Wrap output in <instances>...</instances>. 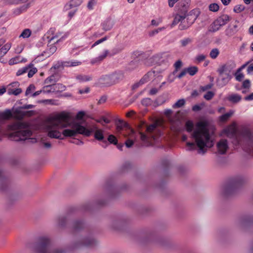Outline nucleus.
I'll list each match as a JSON object with an SVG mask.
<instances>
[{
    "instance_id": "nucleus-1",
    "label": "nucleus",
    "mask_w": 253,
    "mask_h": 253,
    "mask_svg": "<svg viewBox=\"0 0 253 253\" xmlns=\"http://www.w3.org/2000/svg\"><path fill=\"white\" fill-rule=\"evenodd\" d=\"M70 116L69 114L65 112L55 116L52 119V126L48 132V136L52 138L63 139L62 133L57 130L59 127L64 128L70 125ZM94 132V138L99 141L106 143L104 139V130L98 128L96 125H93L92 128H88L82 126L79 123H75L73 124L71 129L63 130L62 134L65 137H74L77 134H82L85 137H89Z\"/></svg>"
},
{
    "instance_id": "nucleus-2",
    "label": "nucleus",
    "mask_w": 253,
    "mask_h": 253,
    "mask_svg": "<svg viewBox=\"0 0 253 253\" xmlns=\"http://www.w3.org/2000/svg\"><path fill=\"white\" fill-rule=\"evenodd\" d=\"M196 128L192 134V138L195 142H187V150H195L198 148V153L204 154L208 148L212 147L213 145V139L210 134L206 122H199L196 124Z\"/></svg>"
},
{
    "instance_id": "nucleus-3",
    "label": "nucleus",
    "mask_w": 253,
    "mask_h": 253,
    "mask_svg": "<svg viewBox=\"0 0 253 253\" xmlns=\"http://www.w3.org/2000/svg\"><path fill=\"white\" fill-rule=\"evenodd\" d=\"M7 130L13 131L10 134L15 141L25 140L32 135L29 125L25 122L17 121L7 126Z\"/></svg>"
},
{
    "instance_id": "nucleus-4",
    "label": "nucleus",
    "mask_w": 253,
    "mask_h": 253,
    "mask_svg": "<svg viewBox=\"0 0 253 253\" xmlns=\"http://www.w3.org/2000/svg\"><path fill=\"white\" fill-rule=\"evenodd\" d=\"M124 73L122 71H116L112 74L102 76L99 80L103 86H110L119 83L124 78Z\"/></svg>"
},
{
    "instance_id": "nucleus-5",
    "label": "nucleus",
    "mask_w": 253,
    "mask_h": 253,
    "mask_svg": "<svg viewBox=\"0 0 253 253\" xmlns=\"http://www.w3.org/2000/svg\"><path fill=\"white\" fill-rule=\"evenodd\" d=\"M35 249L38 253H65L62 250H52L50 247V240L46 236L39 238Z\"/></svg>"
},
{
    "instance_id": "nucleus-6",
    "label": "nucleus",
    "mask_w": 253,
    "mask_h": 253,
    "mask_svg": "<svg viewBox=\"0 0 253 253\" xmlns=\"http://www.w3.org/2000/svg\"><path fill=\"white\" fill-rule=\"evenodd\" d=\"M142 141L147 143H150L152 140H156L161 135V132L155 124H152L147 126L146 133L140 132L139 133Z\"/></svg>"
},
{
    "instance_id": "nucleus-7",
    "label": "nucleus",
    "mask_w": 253,
    "mask_h": 253,
    "mask_svg": "<svg viewBox=\"0 0 253 253\" xmlns=\"http://www.w3.org/2000/svg\"><path fill=\"white\" fill-rule=\"evenodd\" d=\"M237 129L236 124L233 122L231 125L227 126L222 130V133L227 137L234 138L233 143L235 145H242V142L237 135Z\"/></svg>"
},
{
    "instance_id": "nucleus-8",
    "label": "nucleus",
    "mask_w": 253,
    "mask_h": 253,
    "mask_svg": "<svg viewBox=\"0 0 253 253\" xmlns=\"http://www.w3.org/2000/svg\"><path fill=\"white\" fill-rule=\"evenodd\" d=\"M243 182L244 179L241 176H237L230 179L228 183L224 187V194L229 195L232 194Z\"/></svg>"
},
{
    "instance_id": "nucleus-9",
    "label": "nucleus",
    "mask_w": 253,
    "mask_h": 253,
    "mask_svg": "<svg viewBox=\"0 0 253 253\" xmlns=\"http://www.w3.org/2000/svg\"><path fill=\"white\" fill-rule=\"evenodd\" d=\"M230 20V17L227 14H223L218 17L210 25L209 31L211 32H215L219 30L221 27L226 24Z\"/></svg>"
},
{
    "instance_id": "nucleus-10",
    "label": "nucleus",
    "mask_w": 253,
    "mask_h": 253,
    "mask_svg": "<svg viewBox=\"0 0 253 253\" xmlns=\"http://www.w3.org/2000/svg\"><path fill=\"white\" fill-rule=\"evenodd\" d=\"M12 116V112L9 109H7L3 112H0V140L3 134L2 126L4 125L5 121L9 119Z\"/></svg>"
},
{
    "instance_id": "nucleus-11",
    "label": "nucleus",
    "mask_w": 253,
    "mask_h": 253,
    "mask_svg": "<svg viewBox=\"0 0 253 253\" xmlns=\"http://www.w3.org/2000/svg\"><path fill=\"white\" fill-rule=\"evenodd\" d=\"M124 130L128 132L129 135H133L134 133V130L130 127L128 124L125 122L120 121L117 125V131L126 136V134L122 132Z\"/></svg>"
},
{
    "instance_id": "nucleus-12",
    "label": "nucleus",
    "mask_w": 253,
    "mask_h": 253,
    "mask_svg": "<svg viewBox=\"0 0 253 253\" xmlns=\"http://www.w3.org/2000/svg\"><path fill=\"white\" fill-rule=\"evenodd\" d=\"M218 153L220 154H224L228 148L227 141L226 139L220 140L216 145Z\"/></svg>"
},
{
    "instance_id": "nucleus-13",
    "label": "nucleus",
    "mask_w": 253,
    "mask_h": 253,
    "mask_svg": "<svg viewBox=\"0 0 253 253\" xmlns=\"http://www.w3.org/2000/svg\"><path fill=\"white\" fill-rule=\"evenodd\" d=\"M170 57V54L167 52L161 53L153 56L154 59L158 63L168 61Z\"/></svg>"
},
{
    "instance_id": "nucleus-14",
    "label": "nucleus",
    "mask_w": 253,
    "mask_h": 253,
    "mask_svg": "<svg viewBox=\"0 0 253 253\" xmlns=\"http://www.w3.org/2000/svg\"><path fill=\"white\" fill-rule=\"evenodd\" d=\"M34 114L33 111H21L16 110L14 112V117L19 120H22L26 116H31Z\"/></svg>"
},
{
    "instance_id": "nucleus-15",
    "label": "nucleus",
    "mask_w": 253,
    "mask_h": 253,
    "mask_svg": "<svg viewBox=\"0 0 253 253\" xmlns=\"http://www.w3.org/2000/svg\"><path fill=\"white\" fill-rule=\"evenodd\" d=\"M62 33L58 32L57 33H55L54 36H51V37H48V42H51V41H53L54 40H56V42H54V43H58L60 42L63 41L66 38L67 36L63 35L62 36Z\"/></svg>"
},
{
    "instance_id": "nucleus-16",
    "label": "nucleus",
    "mask_w": 253,
    "mask_h": 253,
    "mask_svg": "<svg viewBox=\"0 0 253 253\" xmlns=\"http://www.w3.org/2000/svg\"><path fill=\"white\" fill-rule=\"evenodd\" d=\"M114 25V21L111 18H107L101 24V26L104 31H107L110 30Z\"/></svg>"
},
{
    "instance_id": "nucleus-17",
    "label": "nucleus",
    "mask_w": 253,
    "mask_h": 253,
    "mask_svg": "<svg viewBox=\"0 0 253 253\" xmlns=\"http://www.w3.org/2000/svg\"><path fill=\"white\" fill-rule=\"evenodd\" d=\"M154 74V72H148L142 78L138 83L135 84V86L137 87L139 84H142L147 83L150 80V78L153 76Z\"/></svg>"
},
{
    "instance_id": "nucleus-18",
    "label": "nucleus",
    "mask_w": 253,
    "mask_h": 253,
    "mask_svg": "<svg viewBox=\"0 0 253 253\" xmlns=\"http://www.w3.org/2000/svg\"><path fill=\"white\" fill-rule=\"evenodd\" d=\"M241 134L244 138H245L249 141V142L252 143L253 135L251 131L249 129H243L242 131Z\"/></svg>"
},
{
    "instance_id": "nucleus-19",
    "label": "nucleus",
    "mask_w": 253,
    "mask_h": 253,
    "mask_svg": "<svg viewBox=\"0 0 253 253\" xmlns=\"http://www.w3.org/2000/svg\"><path fill=\"white\" fill-rule=\"evenodd\" d=\"M109 51L108 50H105L102 54L99 55L98 57L93 59L91 61V63L92 64H95L97 62H100L103 60L108 55Z\"/></svg>"
},
{
    "instance_id": "nucleus-20",
    "label": "nucleus",
    "mask_w": 253,
    "mask_h": 253,
    "mask_svg": "<svg viewBox=\"0 0 253 253\" xmlns=\"http://www.w3.org/2000/svg\"><path fill=\"white\" fill-rule=\"evenodd\" d=\"M241 99L242 97L240 95L235 93L232 94L227 97V100L233 103L239 102Z\"/></svg>"
},
{
    "instance_id": "nucleus-21",
    "label": "nucleus",
    "mask_w": 253,
    "mask_h": 253,
    "mask_svg": "<svg viewBox=\"0 0 253 253\" xmlns=\"http://www.w3.org/2000/svg\"><path fill=\"white\" fill-rule=\"evenodd\" d=\"M234 113V111L233 110H231L228 113H226L220 116L219 118V122L221 123H225L233 115Z\"/></svg>"
},
{
    "instance_id": "nucleus-22",
    "label": "nucleus",
    "mask_w": 253,
    "mask_h": 253,
    "mask_svg": "<svg viewBox=\"0 0 253 253\" xmlns=\"http://www.w3.org/2000/svg\"><path fill=\"white\" fill-rule=\"evenodd\" d=\"M96 245V241L92 238H86L84 239L82 243V245L87 247H91Z\"/></svg>"
},
{
    "instance_id": "nucleus-23",
    "label": "nucleus",
    "mask_w": 253,
    "mask_h": 253,
    "mask_svg": "<svg viewBox=\"0 0 253 253\" xmlns=\"http://www.w3.org/2000/svg\"><path fill=\"white\" fill-rule=\"evenodd\" d=\"M187 20L188 18L186 19V17L184 16L179 25V30H183L186 29L191 25L193 22H189L187 21Z\"/></svg>"
},
{
    "instance_id": "nucleus-24",
    "label": "nucleus",
    "mask_w": 253,
    "mask_h": 253,
    "mask_svg": "<svg viewBox=\"0 0 253 253\" xmlns=\"http://www.w3.org/2000/svg\"><path fill=\"white\" fill-rule=\"evenodd\" d=\"M57 47L54 45V43L48 46V48H47L45 51H44V53L45 56L49 57L55 53Z\"/></svg>"
},
{
    "instance_id": "nucleus-25",
    "label": "nucleus",
    "mask_w": 253,
    "mask_h": 253,
    "mask_svg": "<svg viewBox=\"0 0 253 253\" xmlns=\"http://www.w3.org/2000/svg\"><path fill=\"white\" fill-rule=\"evenodd\" d=\"M11 47V44L9 42H7L0 49V57H3L4 56L8 51L10 49Z\"/></svg>"
},
{
    "instance_id": "nucleus-26",
    "label": "nucleus",
    "mask_w": 253,
    "mask_h": 253,
    "mask_svg": "<svg viewBox=\"0 0 253 253\" xmlns=\"http://www.w3.org/2000/svg\"><path fill=\"white\" fill-rule=\"evenodd\" d=\"M84 227V223L83 221L77 220L73 223V228L75 232L80 231Z\"/></svg>"
},
{
    "instance_id": "nucleus-27",
    "label": "nucleus",
    "mask_w": 253,
    "mask_h": 253,
    "mask_svg": "<svg viewBox=\"0 0 253 253\" xmlns=\"http://www.w3.org/2000/svg\"><path fill=\"white\" fill-rule=\"evenodd\" d=\"M92 77L89 75L80 74L76 76V79L80 82L90 81L92 80Z\"/></svg>"
},
{
    "instance_id": "nucleus-28",
    "label": "nucleus",
    "mask_w": 253,
    "mask_h": 253,
    "mask_svg": "<svg viewBox=\"0 0 253 253\" xmlns=\"http://www.w3.org/2000/svg\"><path fill=\"white\" fill-rule=\"evenodd\" d=\"M81 64V62L77 60L72 61H65L62 62L63 67H74Z\"/></svg>"
},
{
    "instance_id": "nucleus-29",
    "label": "nucleus",
    "mask_w": 253,
    "mask_h": 253,
    "mask_svg": "<svg viewBox=\"0 0 253 253\" xmlns=\"http://www.w3.org/2000/svg\"><path fill=\"white\" fill-rule=\"evenodd\" d=\"M68 217L69 214L67 215L66 216H62L59 217L57 219L58 225L61 227L64 226L66 224Z\"/></svg>"
},
{
    "instance_id": "nucleus-30",
    "label": "nucleus",
    "mask_w": 253,
    "mask_h": 253,
    "mask_svg": "<svg viewBox=\"0 0 253 253\" xmlns=\"http://www.w3.org/2000/svg\"><path fill=\"white\" fill-rule=\"evenodd\" d=\"M56 82L55 77L54 75L50 76L47 78L44 82V84L46 85L54 84Z\"/></svg>"
},
{
    "instance_id": "nucleus-31",
    "label": "nucleus",
    "mask_w": 253,
    "mask_h": 253,
    "mask_svg": "<svg viewBox=\"0 0 253 253\" xmlns=\"http://www.w3.org/2000/svg\"><path fill=\"white\" fill-rule=\"evenodd\" d=\"M33 65L32 64H30L29 65L25 66L23 68L19 69L17 72H16V76H21L26 73H27L28 71V70L31 67V66Z\"/></svg>"
},
{
    "instance_id": "nucleus-32",
    "label": "nucleus",
    "mask_w": 253,
    "mask_h": 253,
    "mask_svg": "<svg viewBox=\"0 0 253 253\" xmlns=\"http://www.w3.org/2000/svg\"><path fill=\"white\" fill-rule=\"evenodd\" d=\"M7 92L9 95H18L22 92V89L20 88H12L9 87L8 88Z\"/></svg>"
},
{
    "instance_id": "nucleus-33",
    "label": "nucleus",
    "mask_w": 253,
    "mask_h": 253,
    "mask_svg": "<svg viewBox=\"0 0 253 253\" xmlns=\"http://www.w3.org/2000/svg\"><path fill=\"white\" fill-rule=\"evenodd\" d=\"M53 85L55 92L62 91L66 89V86L61 84H55Z\"/></svg>"
},
{
    "instance_id": "nucleus-34",
    "label": "nucleus",
    "mask_w": 253,
    "mask_h": 253,
    "mask_svg": "<svg viewBox=\"0 0 253 253\" xmlns=\"http://www.w3.org/2000/svg\"><path fill=\"white\" fill-rule=\"evenodd\" d=\"M186 70L187 73L192 76L195 75L198 71V68L196 66L189 67L186 68Z\"/></svg>"
},
{
    "instance_id": "nucleus-35",
    "label": "nucleus",
    "mask_w": 253,
    "mask_h": 253,
    "mask_svg": "<svg viewBox=\"0 0 253 253\" xmlns=\"http://www.w3.org/2000/svg\"><path fill=\"white\" fill-rule=\"evenodd\" d=\"M184 16L177 14L175 16V17H174V18L173 19V22L172 23V24H171V26L172 27L173 26L176 25L179 22L181 23V22L182 20V19L184 18Z\"/></svg>"
},
{
    "instance_id": "nucleus-36",
    "label": "nucleus",
    "mask_w": 253,
    "mask_h": 253,
    "mask_svg": "<svg viewBox=\"0 0 253 253\" xmlns=\"http://www.w3.org/2000/svg\"><path fill=\"white\" fill-rule=\"evenodd\" d=\"M194 128V124L192 121H188L185 123V128L187 132H191Z\"/></svg>"
},
{
    "instance_id": "nucleus-37",
    "label": "nucleus",
    "mask_w": 253,
    "mask_h": 253,
    "mask_svg": "<svg viewBox=\"0 0 253 253\" xmlns=\"http://www.w3.org/2000/svg\"><path fill=\"white\" fill-rule=\"evenodd\" d=\"M97 123L101 124L102 126H105V124H108L110 123V120L105 117H102L99 119L95 120Z\"/></svg>"
},
{
    "instance_id": "nucleus-38",
    "label": "nucleus",
    "mask_w": 253,
    "mask_h": 253,
    "mask_svg": "<svg viewBox=\"0 0 253 253\" xmlns=\"http://www.w3.org/2000/svg\"><path fill=\"white\" fill-rule=\"evenodd\" d=\"M53 84L50 85H45L42 89L44 93H49L51 92H55Z\"/></svg>"
},
{
    "instance_id": "nucleus-39",
    "label": "nucleus",
    "mask_w": 253,
    "mask_h": 253,
    "mask_svg": "<svg viewBox=\"0 0 253 253\" xmlns=\"http://www.w3.org/2000/svg\"><path fill=\"white\" fill-rule=\"evenodd\" d=\"M185 103V101L184 99H179L172 105V108L174 109L180 108L183 106Z\"/></svg>"
},
{
    "instance_id": "nucleus-40",
    "label": "nucleus",
    "mask_w": 253,
    "mask_h": 253,
    "mask_svg": "<svg viewBox=\"0 0 253 253\" xmlns=\"http://www.w3.org/2000/svg\"><path fill=\"white\" fill-rule=\"evenodd\" d=\"M182 66V62L180 60L176 61L173 65L175 69L173 72V74H175L180 69Z\"/></svg>"
},
{
    "instance_id": "nucleus-41",
    "label": "nucleus",
    "mask_w": 253,
    "mask_h": 253,
    "mask_svg": "<svg viewBox=\"0 0 253 253\" xmlns=\"http://www.w3.org/2000/svg\"><path fill=\"white\" fill-rule=\"evenodd\" d=\"M107 140L111 144H113L114 145H117L118 139L116 138V137L113 134H110L108 136Z\"/></svg>"
},
{
    "instance_id": "nucleus-42",
    "label": "nucleus",
    "mask_w": 253,
    "mask_h": 253,
    "mask_svg": "<svg viewBox=\"0 0 253 253\" xmlns=\"http://www.w3.org/2000/svg\"><path fill=\"white\" fill-rule=\"evenodd\" d=\"M219 54V50L215 48L212 49L210 53V57L212 59H215Z\"/></svg>"
},
{
    "instance_id": "nucleus-43",
    "label": "nucleus",
    "mask_w": 253,
    "mask_h": 253,
    "mask_svg": "<svg viewBox=\"0 0 253 253\" xmlns=\"http://www.w3.org/2000/svg\"><path fill=\"white\" fill-rule=\"evenodd\" d=\"M31 35V31L29 29H26L23 31L21 34L20 37L23 38H29Z\"/></svg>"
},
{
    "instance_id": "nucleus-44",
    "label": "nucleus",
    "mask_w": 253,
    "mask_h": 253,
    "mask_svg": "<svg viewBox=\"0 0 253 253\" xmlns=\"http://www.w3.org/2000/svg\"><path fill=\"white\" fill-rule=\"evenodd\" d=\"M192 42V39L189 38H185L180 40V42L182 47H185Z\"/></svg>"
},
{
    "instance_id": "nucleus-45",
    "label": "nucleus",
    "mask_w": 253,
    "mask_h": 253,
    "mask_svg": "<svg viewBox=\"0 0 253 253\" xmlns=\"http://www.w3.org/2000/svg\"><path fill=\"white\" fill-rule=\"evenodd\" d=\"M209 10L212 12H217L218 11L219 7V5L216 3H212L209 6Z\"/></svg>"
},
{
    "instance_id": "nucleus-46",
    "label": "nucleus",
    "mask_w": 253,
    "mask_h": 253,
    "mask_svg": "<svg viewBox=\"0 0 253 253\" xmlns=\"http://www.w3.org/2000/svg\"><path fill=\"white\" fill-rule=\"evenodd\" d=\"M22 60L20 56H16L15 57L11 58L9 61V65H14L22 62Z\"/></svg>"
},
{
    "instance_id": "nucleus-47",
    "label": "nucleus",
    "mask_w": 253,
    "mask_h": 253,
    "mask_svg": "<svg viewBox=\"0 0 253 253\" xmlns=\"http://www.w3.org/2000/svg\"><path fill=\"white\" fill-rule=\"evenodd\" d=\"M83 2V0H71L70 2V6L71 7L79 6Z\"/></svg>"
},
{
    "instance_id": "nucleus-48",
    "label": "nucleus",
    "mask_w": 253,
    "mask_h": 253,
    "mask_svg": "<svg viewBox=\"0 0 253 253\" xmlns=\"http://www.w3.org/2000/svg\"><path fill=\"white\" fill-rule=\"evenodd\" d=\"M5 2L8 4H19L24 3L28 1V0H4Z\"/></svg>"
},
{
    "instance_id": "nucleus-49",
    "label": "nucleus",
    "mask_w": 253,
    "mask_h": 253,
    "mask_svg": "<svg viewBox=\"0 0 253 253\" xmlns=\"http://www.w3.org/2000/svg\"><path fill=\"white\" fill-rule=\"evenodd\" d=\"M37 72L36 68L33 67V65L28 71V76L29 78H32L34 75Z\"/></svg>"
},
{
    "instance_id": "nucleus-50",
    "label": "nucleus",
    "mask_w": 253,
    "mask_h": 253,
    "mask_svg": "<svg viewBox=\"0 0 253 253\" xmlns=\"http://www.w3.org/2000/svg\"><path fill=\"white\" fill-rule=\"evenodd\" d=\"M214 95V92L211 91H209L204 95V98L207 100H210L213 98Z\"/></svg>"
},
{
    "instance_id": "nucleus-51",
    "label": "nucleus",
    "mask_w": 253,
    "mask_h": 253,
    "mask_svg": "<svg viewBox=\"0 0 253 253\" xmlns=\"http://www.w3.org/2000/svg\"><path fill=\"white\" fill-rule=\"evenodd\" d=\"M172 112L171 109H166L164 111L165 115L169 118V120L171 124L173 123V120L171 118V115Z\"/></svg>"
},
{
    "instance_id": "nucleus-52",
    "label": "nucleus",
    "mask_w": 253,
    "mask_h": 253,
    "mask_svg": "<svg viewBox=\"0 0 253 253\" xmlns=\"http://www.w3.org/2000/svg\"><path fill=\"white\" fill-rule=\"evenodd\" d=\"M97 2V0H90L88 1L87 5L88 9L89 10H92L94 8V6L96 4Z\"/></svg>"
},
{
    "instance_id": "nucleus-53",
    "label": "nucleus",
    "mask_w": 253,
    "mask_h": 253,
    "mask_svg": "<svg viewBox=\"0 0 253 253\" xmlns=\"http://www.w3.org/2000/svg\"><path fill=\"white\" fill-rule=\"evenodd\" d=\"M244 9L245 6L243 5H237L234 8V11L236 13H240L243 11Z\"/></svg>"
},
{
    "instance_id": "nucleus-54",
    "label": "nucleus",
    "mask_w": 253,
    "mask_h": 253,
    "mask_svg": "<svg viewBox=\"0 0 253 253\" xmlns=\"http://www.w3.org/2000/svg\"><path fill=\"white\" fill-rule=\"evenodd\" d=\"M29 7V4L28 3L26 5H23L20 8L17 9L15 11V13L17 14H20L22 11L26 10Z\"/></svg>"
},
{
    "instance_id": "nucleus-55",
    "label": "nucleus",
    "mask_w": 253,
    "mask_h": 253,
    "mask_svg": "<svg viewBox=\"0 0 253 253\" xmlns=\"http://www.w3.org/2000/svg\"><path fill=\"white\" fill-rule=\"evenodd\" d=\"M152 100L149 98H144L141 101V103L144 106H149L152 104Z\"/></svg>"
},
{
    "instance_id": "nucleus-56",
    "label": "nucleus",
    "mask_w": 253,
    "mask_h": 253,
    "mask_svg": "<svg viewBox=\"0 0 253 253\" xmlns=\"http://www.w3.org/2000/svg\"><path fill=\"white\" fill-rule=\"evenodd\" d=\"M235 76L236 80L239 82L241 81L244 77L243 74L240 72H238V70L235 74Z\"/></svg>"
},
{
    "instance_id": "nucleus-57",
    "label": "nucleus",
    "mask_w": 253,
    "mask_h": 253,
    "mask_svg": "<svg viewBox=\"0 0 253 253\" xmlns=\"http://www.w3.org/2000/svg\"><path fill=\"white\" fill-rule=\"evenodd\" d=\"M206 56L204 54H200L196 56V63H200L201 62L204 61L206 59Z\"/></svg>"
},
{
    "instance_id": "nucleus-58",
    "label": "nucleus",
    "mask_w": 253,
    "mask_h": 253,
    "mask_svg": "<svg viewBox=\"0 0 253 253\" xmlns=\"http://www.w3.org/2000/svg\"><path fill=\"white\" fill-rule=\"evenodd\" d=\"M108 39V37H105L100 40H97V41H96L91 46V48H93L94 47V46H95L96 45L103 42L106 41Z\"/></svg>"
},
{
    "instance_id": "nucleus-59",
    "label": "nucleus",
    "mask_w": 253,
    "mask_h": 253,
    "mask_svg": "<svg viewBox=\"0 0 253 253\" xmlns=\"http://www.w3.org/2000/svg\"><path fill=\"white\" fill-rule=\"evenodd\" d=\"M35 89V86L34 84H30L27 88L25 92V95L27 96L29 94L31 93L32 90H33Z\"/></svg>"
},
{
    "instance_id": "nucleus-60",
    "label": "nucleus",
    "mask_w": 253,
    "mask_h": 253,
    "mask_svg": "<svg viewBox=\"0 0 253 253\" xmlns=\"http://www.w3.org/2000/svg\"><path fill=\"white\" fill-rule=\"evenodd\" d=\"M212 86H213L212 84H209L205 86H201L200 87V89H201V90H202L203 91H205L208 89L211 88Z\"/></svg>"
},
{
    "instance_id": "nucleus-61",
    "label": "nucleus",
    "mask_w": 253,
    "mask_h": 253,
    "mask_svg": "<svg viewBox=\"0 0 253 253\" xmlns=\"http://www.w3.org/2000/svg\"><path fill=\"white\" fill-rule=\"evenodd\" d=\"M55 31L56 29L55 28H50L47 32V38L48 39V37L54 36L56 33Z\"/></svg>"
},
{
    "instance_id": "nucleus-62",
    "label": "nucleus",
    "mask_w": 253,
    "mask_h": 253,
    "mask_svg": "<svg viewBox=\"0 0 253 253\" xmlns=\"http://www.w3.org/2000/svg\"><path fill=\"white\" fill-rule=\"evenodd\" d=\"M231 79V76L230 75L228 74H227V77L226 78H223L222 79V86H223V85H225V84H226L228 82L230 81V80Z\"/></svg>"
},
{
    "instance_id": "nucleus-63",
    "label": "nucleus",
    "mask_w": 253,
    "mask_h": 253,
    "mask_svg": "<svg viewBox=\"0 0 253 253\" xmlns=\"http://www.w3.org/2000/svg\"><path fill=\"white\" fill-rule=\"evenodd\" d=\"M251 86V83L249 80H245L242 84V86L245 88H249Z\"/></svg>"
},
{
    "instance_id": "nucleus-64",
    "label": "nucleus",
    "mask_w": 253,
    "mask_h": 253,
    "mask_svg": "<svg viewBox=\"0 0 253 253\" xmlns=\"http://www.w3.org/2000/svg\"><path fill=\"white\" fill-rule=\"evenodd\" d=\"M247 72L248 74H251L253 72V62L251 63L248 66Z\"/></svg>"
}]
</instances>
